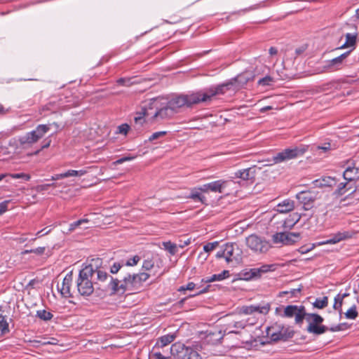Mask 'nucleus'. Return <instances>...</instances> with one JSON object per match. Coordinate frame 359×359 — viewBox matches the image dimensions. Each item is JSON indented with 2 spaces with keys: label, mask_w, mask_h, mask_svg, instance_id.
Segmentation results:
<instances>
[{
  "label": "nucleus",
  "mask_w": 359,
  "mask_h": 359,
  "mask_svg": "<svg viewBox=\"0 0 359 359\" xmlns=\"http://www.w3.org/2000/svg\"><path fill=\"white\" fill-rule=\"evenodd\" d=\"M149 277L150 275L145 272L133 274L127 273L121 280L111 277L108 288L111 291V294H123L126 292L136 293L142 288L144 283Z\"/></svg>",
  "instance_id": "obj_1"
},
{
  "label": "nucleus",
  "mask_w": 359,
  "mask_h": 359,
  "mask_svg": "<svg viewBox=\"0 0 359 359\" xmlns=\"http://www.w3.org/2000/svg\"><path fill=\"white\" fill-rule=\"evenodd\" d=\"M93 269L92 265L83 264V268L79 271L76 279V287L81 296L88 297L94 291Z\"/></svg>",
  "instance_id": "obj_2"
},
{
  "label": "nucleus",
  "mask_w": 359,
  "mask_h": 359,
  "mask_svg": "<svg viewBox=\"0 0 359 359\" xmlns=\"http://www.w3.org/2000/svg\"><path fill=\"white\" fill-rule=\"evenodd\" d=\"M52 125L58 127V124L55 122L52 124H40L38 125L34 130L27 133L24 135L20 136L18 137V142L20 147L25 148L37 142L50 130Z\"/></svg>",
  "instance_id": "obj_3"
},
{
  "label": "nucleus",
  "mask_w": 359,
  "mask_h": 359,
  "mask_svg": "<svg viewBox=\"0 0 359 359\" xmlns=\"http://www.w3.org/2000/svg\"><path fill=\"white\" fill-rule=\"evenodd\" d=\"M307 150V145L286 148L273 155L272 157V161L274 164H278L294 159L298 156H302Z\"/></svg>",
  "instance_id": "obj_4"
},
{
  "label": "nucleus",
  "mask_w": 359,
  "mask_h": 359,
  "mask_svg": "<svg viewBox=\"0 0 359 359\" xmlns=\"http://www.w3.org/2000/svg\"><path fill=\"white\" fill-rule=\"evenodd\" d=\"M170 353L178 359H202L201 355L194 347L185 346L181 344H174L170 347Z\"/></svg>",
  "instance_id": "obj_5"
},
{
  "label": "nucleus",
  "mask_w": 359,
  "mask_h": 359,
  "mask_svg": "<svg viewBox=\"0 0 359 359\" xmlns=\"http://www.w3.org/2000/svg\"><path fill=\"white\" fill-rule=\"evenodd\" d=\"M308 323L306 331L309 333L320 335L328 330V327L321 325L324 319L322 316L317 313H306L305 318Z\"/></svg>",
  "instance_id": "obj_6"
},
{
  "label": "nucleus",
  "mask_w": 359,
  "mask_h": 359,
  "mask_svg": "<svg viewBox=\"0 0 359 359\" xmlns=\"http://www.w3.org/2000/svg\"><path fill=\"white\" fill-rule=\"evenodd\" d=\"M248 247L255 252H266L271 247L266 239L255 234H251L246 238Z\"/></svg>",
  "instance_id": "obj_7"
},
{
  "label": "nucleus",
  "mask_w": 359,
  "mask_h": 359,
  "mask_svg": "<svg viewBox=\"0 0 359 359\" xmlns=\"http://www.w3.org/2000/svg\"><path fill=\"white\" fill-rule=\"evenodd\" d=\"M266 335L272 341H285L293 336V332L283 325H276L266 328Z\"/></svg>",
  "instance_id": "obj_8"
},
{
  "label": "nucleus",
  "mask_w": 359,
  "mask_h": 359,
  "mask_svg": "<svg viewBox=\"0 0 359 359\" xmlns=\"http://www.w3.org/2000/svg\"><path fill=\"white\" fill-rule=\"evenodd\" d=\"M102 261L100 258L92 259L88 263L86 264V265H92L93 266V276H96V278L94 280L95 285H100L102 283H104L108 278L111 276H109V274L103 270L101 267Z\"/></svg>",
  "instance_id": "obj_9"
},
{
  "label": "nucleus",
  "mask_w": 359,
  "mask_h": 359,
  "mask_svg": "<svg viewBox=\"0 0 359 359\" xmlns=\"http://www.w3.org/2000/svg\"><path fill=\"white\" fill-rule=\"evenodd\" d=\"M235 246L233 243H225L222 245L216 254L217 259L224 258L226 263L230 264L233 262H238V257L235 255Z\"/></svg>",
  "instance_id": "obj_10"
},
{
  "label": "nucleus",
  "mask_w": 359,
  "mask_h": 359,
  "mask_svg": "<svg viewBox=\"0 0 359 359\" xmlns=\"http://www.w3.org/2000/svg\"><path fill=\"white\" fill-rule=\"evenodd\" d=\"M306 316V311L304 306L288 305L284 309L282 315L285 318L295 317V323L297 324L302 323Z\"/></svg>",
  "instance_id": "obj_11"
},
{
  "label": "nucleus",
  "mask_w": 359,
  "mask_h": 359,
  "mask_svg": "<svg viewBox=\"0 0 359 359\" xmlns=\"http://www.w3.org/2000/svg\"><path fill=\"white\" fill-rule=\"evenodd\" d=\"M318 195V192L316 191H302L297 194L296 198L303 205L304 209L308 210L313 206Z\"/></svg>",
  "instance_id": "obj_12"
},
{
  "label": "nucleus",
  "mask_w": 359,
  "mask_h": 359,
  "mask_svg": "<svg viewBox=\"0 0 359 359\" xmlns=\"http://www.w3.org/2000/svg\"><path fill=\"white\" fill-rule=\"evenodd\" d=\"M186 101L187 107H191L193 105L198 104L201 102L209 101L208 95L205 88L203 90L193 91L187 94H184Z\"/></svg>",
  "instance_id": "obj_13"
},
{
  "label": "nucleus",
  "mask_w": 359,
  "mask_h": 359,
  "mask_svg": "<svg viewBox=\"0 0 359 359\" xmlns=\"http://www.w3.org/2000/svg\"><path fill=\"white\" fill-rule=\"evenodd\" d=\"M233 86V81H228L215 86H211L205 88L208 95L209 101L212 97L219 94H224L226 90H230Z\"/></svg>",
  "instance_id": "obj_14"
},
{
  "label": "nucleus",
  "mask_w": 359,
  "mask_h": 359,
  "mask_svg": "<svg viewBox=\"0 0 359 359\" xmlns=\"http://www.w3.org/2000/svg\"><path fill=\"white\" fill-rule=\"evenodd\" d=\"M354 235L352 231H342L333 233L330 238L320 244H336L340 241L351 238Z\"/></svg>",
  "instance_id": "obj_15"
},
{
  "label": "nucleus",
  "mask_w": 359,
  "mask_h": 359,
  "mask_svg": "<svg viewBox=\"0 0 359 359\" xmlns=\"http://www.w3.org/2000/svg\"><path fill=\"white\" fill-rule=\"evenodd\" d=\"M335 186H337V188L334 191L333 195L336 196H341L351 190H352L351 194H353L357 190V188L355 187L354 184L346 180L339 183L337 182V184Z\"/></svg>",
  "instance_id": "obj_16"
},
{
  "label": "nucleus",
  "mask_w": 359,
  "mask_h": 359,
  "mask_svg": "<svg viewBox=\"0 0 359 359\" xmlns=\"http://www.w3.org/2000/svg\"><path fill=\"white\" fill-rule=\"evenodd\" d=\"M235 184L233 180H216L208 183V187L211 191L223 193L224 189Z\"/></svg>",
  "instance_id": "obj_17"
},
{
  "label": "nucleus",
  "mask_w": 359,
  "mask_h": 359,
  "mask_svg": "<svg viewBox=\"0 0 359 359\" xmlns=\"http://www.w3.org/2000/svg\"><path fill=\"white\" fill-rule=\"evenodd\" d=\"M184 96V94L175 95L168 101V104L169 107L174 111V113H177L179 111L180 109L183 107H187L186 101Z\"/></svg>",
  "instance_id": "obj_18"
},
{
  "label": "nucleus",
  "mask_w": 359,
  "mask_h": 359,
  "mask_svg": "<svg viewBox=\"0 0 359 359\" xmlns=\"http://www.w3.org/2000/svg\"><path fill=\"white\" fill-rule=\"evenodd\" d=\"M72 282V272L70 271L66 274L63 278L62 285L60 287L57 285V289L60 291L62 296L65 297H71L70 286Z\"/></svg>",
  "instance_id": "obj_19"
},
{
  "label": "nucleus",
  "mask_w": 359,
  "mask_h": 359,
  "mask_svg": "<svg viewBox=\"0 0 359 359\" xmlns=\"http://www.w3.org/2000/svg\"><path fill=\"white\" fill-rule=\"evenodd\" d=\"M344 180L350 182L355 185V182L359 178V168L347 167L343 172Z\"/></svg>",
  "instance_id": "obj_20"
},
{
  "label": "nucleus",
  "mask_w": 359,
  "mask_h": 359,
  "mask_svg": "<svg viewBox=\"0 0 359 359\" xmlns=\"http://www.w3.org/2000/svg\"><path fill=\"white\" fill-rule=\"evenodd\" d=\"M175 114L174 111L171 110L169 107L168 104L161 109H156L154 112H152V118H160L161 119H164L167 118H170Z\"/></svg>",
  "instance_id": "obj_21"
},
{
  "label": "nucleus",
  "mask_w": 359,
  "mask_h": 359,
  "mask_svg": "<svg viewBox=\"0 0 359 359\" xmlns=\"http://www.w3.org/2000/svg\"><path fill=\"white\" fill-rule=\"evenodd\" d=\"M234 175L236 178H240L243 181H248L255 178V169L253 168H248L239 170L236 171Z\"/></svg>",
  "instance_id": "obj_22"
},
{
  "label": "nucleus",
  "mask_w": 359,
  "mask_h": 359,
  "mask_svg": "<svg viewBox=\"0 0 359 359\" xmlns=\"http://www.w3.org/2000/svg\"><path fill=\"white\" fill-rule=\"evenodd\" d=\"M349 53L350 51H347L340 55L339 56L330 60L328 62V67L330 68L332 71L339 69L342 65L344 60L349 55Z\"/></svg>",
  "instance_id": "obj_23"
},
{
  "label": "nucleus",
  "mask_w": 359,
  "mask_h": 359,
  "mask_svg": "<svg viewBox=\"0 0 359 359\" xmlns=\"http://www.w3.org/2000/svg\"><path fill=\"white\" fill-rule=\"evenodd\" d=\"M294 208V202L290 199H285L277 205V211L280 213H287Z\"/></svg>",
  "instance_id": "obj_24"
},
{
  "label": "nucleus",
  "mask_w": 359,
  "mask_h": 359,
  "mask_svg": "<svg viewBox=\"0 0 359 359\" xmlns=\"http://www.w3.org/2000/svg\"><path fill=\"white\" fill-rule=\"evenodd\" d=\"M176 337V334L174 333L165 334L158 339L155 346L163 348L172 343L175 339Z\"/></svg>",
  "instance_id": "obj_25"
},
{
  "label": "nucleus",
  "mask_w": 359,
  "mask_h": 359,
  "mask_svg": "<svg viewBox=\"0 0 359 359\" xmlns=\"http://www.w3.org/2000/svg\"><path fill=\"white\" fill-rule=\"evenodd\" d=\"M230 276L229 271L228 270H224L222 273L218 274H213L209 278H206L205 279H203V281L205 283H211L214 281H220L225 278H229Z\"/></svg>",
  "instance_id": "obj_26"
},
{
  "label": "nucleus",
  "mask_w": 359,
  "mask_h": 359,
  "mask_svg": "<svg viewBox=\"0 0 359 359\" xmlns=\"http://www.w3.org/2000/svg\"><path fill=\"white\" fill-rule=\"evenodd\" d=\"M250 79V77L248 74L242 73L233 78L231 81H233V85L237 83V87L241 88L245 85Z\"/></svg>",
  "instance_id": "obj_27"
},
{
  "label": "nucleus",
  "mask_w": 359,
  "mask_h": 359,
  "mask_svg": "<svg viewBox=\"0 0 359 359\" xmlns=\"http://www.w3.org/2000/svg\"><path fill=\"white\" fill-rule=\"evenodd\" d=\"M188 198H191L196 202H201L202 203H204L205 201V197L201 194V191L198 187H195L191 190Z\"/></svg>",
  "instance_id": "obj_28"
},
{
  "label": "nucleus",
  "mask_w": 359,
  "mask_h": 359,
  "mask_svg": "<svg viewBox=\"0 0 359 359\" xmlns=\"http://www.w3.org/2000/svg\"><path fill=\"white\" fill-rule=\"evenodd\" d=\"M299 219L300 215L297 213L290 215L288 218L284 220L283 226L284 228H291L299 222Z\"/></svg>",
  "instance_id": "obj_29"
},
{
  "label": "nucleus",
  "mask_w": 359,
  "mask_h": 359,
  "mask_svg": "<svg viewBox=\"0 0 359 359\" xmlns=\"http://www.w3.org/2000/svg\"><path fill=\"white\" fill-rule=\"evenodd\" d=\"M271 306L269 303L253 304V309L255 313L266 315L269 312Z\"/></svg>",
  "instance_id": "obj_30"
},
{
  "label": "nucleus",
  "mask_w": 359,
  "mask_h": 359,
  "mask_svg": "<svg viewBox=\"0 0 359 359\" xmlns=\"http://www.w3.org/2000/svg\"><path fill=\"white\" fill-rule=\"evenodd\" d=\"M149 116L152 118V112H149V111L146 108H142L141 111L137 114V116H135L134 121L136 123H142V120L144 117L149 118Z\"/></svg>",
  "instance_id": "obj_31"
},
{
  "label": "nucleus",
  "mask_w": 359,
  "mask_h": 359,
  "mask_svg": "<svg viewBox=\"0 0 359 359\" xmlns=\"http://www.w3.org/2000/svg\"><path fill=\"white\" fill-rule=\"evenodd\" d=\"M163 249L168 251L170 255H175L178 251L177 245L171 241H164L162 243Z\"/></svg>",
  "instance_id": "obj_32"
},
{
  "label": "nucleus",
  "mask_w": 359,
  "mask_h": 359,
  "mask_svg": "<svg viewBox=\"0 0 359 359\" xmlns=\"http://www.w3.org/2000/svg\"><path fill=\"white\" fill-rule=\"evenodd\" d=\"M9 332L8 323L5 316L0 314V336H4Z\"/></svg>",
  "instance_id": "obj_33"
},
{
  "label": "nucleus",
  "mask_w": 359,
  "mask_h": 359,
  "mask_svg": "<svg viewBox=\"0 0 359 359\" xmlns=\"http://www.w3.org/2000/svg\"><path fill=\"white\" fill-rule=\"evenodd\" d=\"M286 238L285 233H276L272 236V241L274 244L285 245V240H287Z\"/></svg>",
  "instance_id": "obj_34"
},
{
  "label": "nucleus",
  "mask_w": 359,
  "mask_h": 359,
  "mask_svg": "<svg viewBox=\"0 0 359 359\" xmlns=\"http://www.w3.org/2000/svg\"><path fill=\"white\" fill-rule=\"evenodd\" d=\"M332 149H334V148L332 147V144L330 142H324L320 145H316L315 147V151H320V153H327Z\"/></svg>",
  "instance_id": "obj_35"
},
{
  "label": "nucleus",
  "mask_w": 359,
  "mask_h": 359,
  "mask_svg": "<svg viewBox=\"0 0 359 359\" xmlns=\"http://www.w3.org/2000/svg\"><path fill=\"white\" fill-rule=\"evenodd\" d=\"M328 304V297H323V298H317L313 303V306L318 309H323Z\"/></svg>",
  "instance_id": "obj_36"
},
{
  "label": "nucleus",
  "mask_w": 359,
  "mask_h": 359,
  "mask_svg": "<svg viewBox=\"0 0 359 359\" xmlns=\"http://www.w3.org/2000/svg\"><path fill=\"white\" fill-rule=\"evenodd\" d=\"M36 316L40 319L45 321L50 320L53 317V315L50 312L46 311L44 309L37 311Z\"/></svg>",
  "instance_id": "obj_37"
},
{
  "label": "nucleus",
  "mask_w": 359,
  "mask_h": 359,
  "mask_svg": "<svg viewBox=\"0 0 359 359\" xmlns=\"http://www.w3.org/2000/svg\"><path fill=\"white\" fill-rule=\"evenodd\" d=\"M285 236L287 237V240H285V245H290L293 243H295L300 237V234L299 233H285Z\"/></svg>",
  "instance_id": "obj_38"
},
{
  "label": "nucleus",
  "mask_w": 359,
  "mask_h": 359,
  "mask_svg": "<svg viewBox=\"0 0 359 359\" xmlns=\"http://www.w3.org/2000/svg\"><path fill=\"white\" fill-rule=\"evenodd\" d=\"M358 316L355 305H353L346 313L345 317L347 319L355 320Z\"/></svg>",
  "instance_id": "obj_39"
},
{
  "label": "nucleus",
  "mask_w": 359,
  "mask_h": 359,
  "mask_svg": "<svg viewBox=\"0 0 359 359\" xmlns=\"http://www.w3.org/2000/svg\"><path fill=\"white\" fill-rule=\"evenodd\" d=\"M356 36L350 33L346 34V42L341 46V48L352 46L355 44Z\"/></svg>",
  "instance_id": "obj_40"
},
{
  "label": "nucleus",
  "mask_w": 359,
  "mask_h": 359,
  "mask_svg": "<svg viewBox=\"0 0 359 359\" xmlns=\"http://www.w3.org/2000/svg\"><path fill=\"white\" fill-rule=\"evenodd\" d=\"M274 82L273 78L270 76H266L258 81V85L262 86H269Z\"/></svg>",
  "instance_id": "obj_41"
},
{
  "label": "nucleus",
  "mask_w": 359,
  "mask_h": 359,
  "mask_svg": "<svg viewBox=\"0 0 359 359\" xmlns=\"http://www.w3.org/2000/svg\"><path fill=\"white\" fill-rule=\"evenodd\" d=\"M89 221L88 219H81L76 222H74L69 224L68 231L72 232L74 231L78 226L81 225L83 223H88Z\"/></svg>",
  "instance_id": "obj_42"
},
{
  "label": "nucleus",
  "mask_w": 359,
  "mask_h": 359,
  "mask_svg": "<svg viewBox=\"0 0 359 359\" xmlns=\"http://www.w3.org/2000/svg\"><path fill=\"white\" fill-rule=\"evenodd\" d=\"M136 157H137L136 155L128 154L127 156H123V157L117 159L116 161L114 162V165H120V164L123 163L124 162L133 161V160L135 159Z\"/></svg>",
  "instance_id": "obj_43"
},
{
  "label": "nucleus",
  "mask_w": 359,
  "mask_h": 359,
  "mask_svg": "<svg viewBox=\"0 0 359 359\" xmlns=\"http://www.w3.org/2000/svg\"><path fill=\"white\" fill-rule=\"evenodd\" d=\"M337 180L335 177H325L323 178L322 185L332 187L337 184Z\"/></svg>",
  "instance_id": "obj_44"
},
{
  "label": "nucleus",
  "mask_w": 359,
  "mask_h": 359,
  "mask_svg": "<svg viewBox=\"0 0 359 359\" xmlns=\"http://www.w3.org/2000/svg\"><path fill=\"white\" fill-rule=\"evenodd\" d=\"M195 288L200 289V287L197 286L196 284H195L193 282H189L186 285L181 286L178 289V291L182 292V291H185V290H193Z\"/></svg>",
  "instance_id": "obj_45"
},
{
  "label": "nucleus",
  "mask_w": 359,
  "mask_h": 359,
  "mask_svg": "<svg viewBox=\"0 0 359 359\" xmlns=\"http://www.w3.org/2000/svg\"><path fill=\"white\" fill-rule=\"evenodd\" d=\"M13 179H23L25 181H29L30 180V176L27 174L25 173H14V174H8Z\"/></svg>",
  "instance_id": "obj_46"
},
{
  "label": "nucleus",
  "mask_w": 359,
  "mask_h": 359,
  "mask_svg": "<svg viewBox=\"0 0 359 359\" xmlns=\"http://www.w3.org/2000/svg\"><path fill=\"white\" fill-rule=\"evenodd\" d=\"M154 266V262L151 259L144 260L142 263V269L145 271H150Z\"/></svg>",
  "instance_id": "obj_47"
},
{
  "label": "nucleus",
  "mask_w": 359,
  "mask_h": 359,
  "mask_svg": "<svg viewBox=\"0 0 359 359\" xmlns=\"http://www.w3.org/2000/svg\"><path fill=\"white\" fill-rule=\"evenodd\" d=\"M218 245H219L218 241L208 243L203 246V250L205 252H210L212 251L214 249H215L218 246Z\"/></svg>",
  "instance_id": "obj_48"
},
{
  "label": "nucleus",
  "mask_w": 359,
  "mask_h": 359,
  "mask_svg": "<svg viewBox=\"0 0 359 359\" xmlns=\"http://www.w3.org/2000/svg\"><path fill=\"white\" fill-rule=\"evenodd\" d=\"M240 312L245 315H251L254 313L253 304L248 306H243L240 309Z\"/></svg>",
  "instance_id": "obj_49"
},
{
  "label": "nucleus",
  "mask_w": 359,
  "mask_h": 359,
  "mask_svg": "<svg viewBox=\"0 0 359 359\" xmlns=\"http://www.w3.org/2000/svg\"><path fill=\"white\" fill-rule=\"evenodd\" d=\"M140 260V257L138 255H135L132 258L128 259L125 264L126 266H133L137 264V263Z\"/></svg>",
  "instance_id": "obj_50"
},
{
  "label": "nucleus",
  "mask_w": 359,
  "mask_h": 359,
  "mask_svg": "<svg viewBox=\"0 0 359 359\" xmlns=\"http://www.w3.org/2000/svg\"><path fill=\"white\" fill-rule=\"evenodd\" d=\"M248 325V320H240V321H236L233 324V327L236 328V330H242L245 328Z\"/></svg>",
  "instance_id": "obj_51"
},
{
  "label": "nucleus",
  "mask_w": 359,
  "mask_h": 359,
  "mask_svg": "<svg viewBox=\"0 0 359 359\" xmlns=\"http://www.w3.org/2000/svg\"><path fill=\"white\" fill-rule=\"evenodd\" d=\"M129 129L130 126L127 123L121 124L118 127V133L126 135L129 131Z\"/></svg>",
  "instance_id": "obj_52"
},
{
  "label": "nucleus",
  "mask_w": 359,
  "mask_h": 359,
  "mask_svg": "<svg viewBox=\"0 0 359 359\" xmlns=\"http://www.w3.org/2000/svg\"><path fill=\"white\" fill-rule=\"evenodd\" d=\"M123 264L119 262H114L111 266L110 272L113 274L117 273L118 271L123 267Z\"/></svg>",
  "instance_id": "obj_53"
},
{
  "label": "nucleus",
  "mask_w": 359,
  "mask_h": 359,
  "mask_svg": "<svg viewBox=\"0 0 359 359\" xmlns=\"http://www.w3.org/2000/svg\"><path fill=\"white\" fill-rule=\"evenodd\" d=\"M95 168H97V167H95V166H89L84 169L79 170H77V172H78L77 175H78V177H81V176L87 174L88 172H89L90 170H94Z\"/></svg>",
  "instance_id": "obj_54"
},
{
  "label": "nucleus",
  "mask_w": 359,
  "mask_h": 359,
  "mask_svg": "<svg viewBox=\"0 0 359 359\" xmlns=\"http://www.w3.org/2000/svg\"><path fill=\"white\" fill-rule=\"evenodd\" d=\"M166 133H167L166 131H158V132L154 133L149 137V141H153L154 140H156V139L159 138L160 137H162V136L165 135Z\"/></svg>",
  "instance_id": "obj_55"
},
{
  "label": "nucleus",
  "mask_w": 359,
  "mask_h": 359,
  "mask_svg": "<svg viewBox=\"0 0 359 359\" xmlns=\"http://www.w3.org/2000/svg\"><path fill=\"white\" fill-rule=\"evenodd\" d=\"M117 83L121 86H129L131 85L130 79L129 78H120L117 80Z\"/></svg>",
  "instance_id": "obj_56"
},
{
  "label": "nucleus",
  "mask_w": 359,
  "mask_h": 359,
  "mask_svg": "<svg viewBox=\"0 0 359 359\" xmlns=\"http://www.w3.org/2000/svg\"><path fill=\"white\" fill-rule=\"evenodd\" d=\"M314 247H315L314 244H312L311 246H306V245L302 246L299 248V252L302 254H306V253L309 252V251H311V250H313L314 248Z\"/></svg>",
  "instance_id": "obj_57"
},
{
  "label": "nucleus",
  "mask_w": 359,
  "mask_h": 359,
  "mask_svg": "<svg viewBox=\"0 0 359 359\" xmlns=\"http://www.w3.org/2000/svg\"><path fill=\"white\" fill-rule=\"evenodd\" d=\"M250 275L246 279L259 276L261 275L259 268L251 269L250 271Z\"/></svg>",
  "instance_id": "obj_58"
},
{
  "label": "nucleus",
  "mask_w": 359,
  "mask_h": 359,
  "mask_svg": "<svg viewBox=\"0 0 359 359\" xmlns=\"http://www.w3.org/2000/svg\"><path fill=\"white\" fill-rule=\"evenodd\" d=\"M43 142H45L44 144L41 146L40 149L35 151V154H38L40 152V151L49 147L51 143V140L50 139V137H48L46 138Z\"/></svg>",
  "instance_id": "obj_59"
},
{
  "label": "nucleus",
  "mask_w": 359,
  "mask_h": 359,
  "mask_svg": "<svg viewBox=\"0 0 359 359\" xmlns=\"http://www.w3.org/2000/svg\"><path fill=\"white\" fill-rule=\"evenodd\" d=\"M78 172L76 170H68L66 172H63V175L66 177H78Z\"/></svg>",
  "instance_id": "obj_60"
},
{
  "label": "nucleus",
  "mask_w": 359,
  "mask_h": 359,
  "mask_svg": "<svg viewBox=\"0 0 359 359\" xmlns=\"http://www.w3.org/2000/svg\"><path fill=\"white\" fill-rule=\"evenodd\" d=\"M345 323H340L337 325L332 326L330 328H328V330H330L331 332H338L344 330V326H345Z\"/></svg>",
  "instance_id": "obj_61"
},
{
  "label": "nucleus",
  "mask_w": 359,
  "mask_h": 359,
  "mask_svg": "<svg viewBox=\"0 0 359 359\" xmlns=\"http://www.w3.org/2000/svg\"><path fill=\"white\" fill-rule=\"evenodd\" d=\"M8 201H4L1 203H0V215L4 213L8 210Z\"/></svg>",
  "instance_id": "obj_62"
},
{
  "label": "nucleus",
  "mask_w": 359,
  "mask_h": 359,
  "mask_svg": "<svg viewBox=\"0 0 359 359\" xmlns=\"http://www.w3.org/2000/svg\"><path fill=\"white\" fill-rule=\"evenodd\" d=\"M45 251L44 247H39L34 249L29 250V252H32V253H35L36 255H42Z\"/></svg>",
  "instance_id": "obj_63"
},
{
  "label": "nucleus",
  "mask_w": 359,
  "mask_h": 359,
  "mask_svg": "<svg viewBox=\"0 0 359 359\" xmlns=\"http://www.w3.org/2000/svg\"><path fill=\"white\" fill-rule=\"evenodd\" d=\"M153 356L155 359H168V355L165 356L161 354L160 352H155L153 353Z\"/></svg>",
  "instance_id": "obj_64"
}]
</instances>
